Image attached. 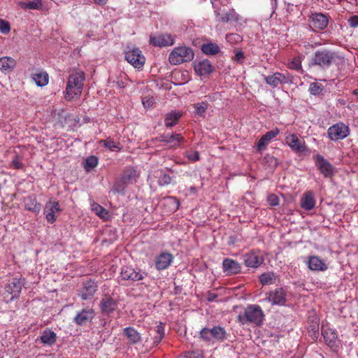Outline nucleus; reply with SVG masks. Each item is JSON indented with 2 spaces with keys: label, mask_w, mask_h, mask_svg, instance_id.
Wrapping results in <instances>:
<instances>
[{
  "label": "nucleus",
  "mask_w": 358,
  "mask_h": 358,
  "mask_svg": "<svg viewBox=\"0 0 358 358\" xmlns=\"http://www.w3.org/2000/svg\"><path fill=\"white\" fill-rule=\"evenodd\" d=\"M94 3L100 6H104L107 3L108 0H93Z\"/></svg>",
  "instance_id": "58"
},
{
  "label": "nucleus",
  "mask_w": 358,
  "mask_h": 358,
  "mask_svg": "<svg viewBox=\"0 0 358 358\" xmlns=\"http://www.w3.org/2000/svg\"><path fill=\"white\" fill-rule=\"evenodd\" d=\"M129 184L122 178H117L114 182L110 191L113 193L124 194L126 187Z\"/></svg>",
  "instance_id": "36"
},
{
  "label": "nucleus",
  "mask_w": 358,
  "mask_h": 358,
  "mask_svg": "<svg viewBox=\"0 0 358 358\" xmlns=\"http://www.w3.org/2000/svg\"><path fill=\"white\" fill-rule=\"evenodd\" d=\"M160 185H167L171 182V177L165 172H161L159 181Z\"/></svg>",
  "instance_id": "49"
},
{
  "label": "nucleus",
  "mask_w": 358,
  "mask_h": 358,
  "mask_svg": "<svg viewBox=\"0 0 358 358\" xmlns=\"http://www.w3.org/2000/svg\"><path fill=\"white\" fill-rule=\"evenodd\" d=\"M323 90V86L318 83H312L310 86L308 91L313 95H318Z\"/></svg>",
  "instance_id": "47"
},
{
  "label": "nucleus",
  "mask_w": 358,
  "mask_h": 358,
  "mask_svg": "<svg viewBox=\"0 0 358 358\" xmlns=\"http://www.w3.org/2000/svg\"><path fill=\"white\" fill-rule=\"evenodd\" d=\"M100 307L103 313L110 315L117 308V303L111 297L105 296L101 301Z\"/></svg>",
  "instance_id": "25"
},
{
  "label": "nucleus",
  "mask_w": 358,
  "mask_h": 358,
  "mask_svg": "<svg viewBox=\"0 0 358 358\" xmlns=\"http://www.w3.org/2000/svg\"><path fill=\"white\" fill-rule=\"evenodd\" d=\"M117 84L118 87H120V88H124V83L122 81H118L117 83Z\"/></svg>",
  "instance_id": "59"
},
{
  "label": "nucleus",
  "mask_w": 358,
  "mask_h": 358,
  "mask_svg": "<svg viewBox=\"0 0 358 358\" xmlns=\"http://www.w3.org/2000/svg\"><path fill=\"white\" fill-rule=\"evenodd\" d=\"M150 43L155 47H166L175 43V38L169 34H162L150 36Z\"/></svg>",
  "instance_id": "15"
},
{
  "label": "nucleus",
  "mask_w": 358,
  "mask_h": 358,
  "mask_svg": "<svg viewBox=\"0 0 358 358\" xmlns=\"http://www.w3.org/2000/svg\"><path fill=\"white\" fill-rule=\"evenodd\" d=\"M184 138L180 134H166L163 136V141L167 143H173V145L183 141Z\"/></svg>",
  "instance_id": "41"
},
{
  "label": "nucleus",
  "mask_w": 358,
  "mask_h": 358,
  "mask_svg": "<svg viewBox=\"0 0 358 358\" xmlns=\"http://www.w3.org/2000/svg\"><path fill=\"white\" fill-rule=\"evenodd\" d=\"M277 276L271 272H266L259 276V282L262 285H274L276 282Z\"/></svg>",
  "instance_id": "37"
},
{
  "label": "nucleus",
  "mask_w": 358,
  "mask_h": 358,
  "mask_svg": "<svg viewBox=\"0 0 358 358\" xmlns=\"http://www.w3.org/2000/svg\"><path fill=\"white\" fill-rule=\"evenodd\" d=\"M322 335L326 344L334 350L338 347V336L336 332L331 329H322Z\"/></svg>",
  "instance_id": "23"
},
{
  "label": "nucleus",
  "mask_w": 358,
  "mask_h": 358,
  "mask_svg": "<svg viewBox=\"0 0 358 358\" xmlns=\"http://www.w3.org/2000/svg\"><path fill=\"white\" fill-rule=\"evenodd\" d=\"M155 336L153 338V343L157 345L161 342L164 336V326L162 322L159 324L153 330Z\"/></svg>",
  "instance_id": "40"
},
{
  "label": "nucleus",
  "mask_w": 358,
  "mask_h": 358,
  "mask_svg": "<svg viewBox=\"0 0 358 358\" xmlns=\"http://www.w3.org/2000/svg\"><path fill=\"white\" fill-rule=\"evenodd\" d=\"M245 58L244 54L242 51H237L235 54L234 60L238 63H242Z\"/></svg>",
  "instance_id": "55"
},
{
  "label": "nucleus",
  "mask_w": 358,
  "mask_h": 358,
  "mask_svg": "<svg viewBox=\"0 0 358 358\" xmlns=\"http://www.w3.org/2000/svg\"><path fill=\"white\" fill-rule=\"evenodd\" d=\"M339 59L337 54L328 49H320L316 50L309 64V66H318L321 69L326 70L333 65Z\"/></svg>",
  "instance_id": "3"
},
{
  "label": "nucleus",
  "mask_w": 358,
  "mask_h": 358,
  "mask_svg": "<svg viewBox=\"0 0 358 358\" xmlns=\"http://www.w3.org/2000/svg\"><path fill=\"white\" fill-rule=\"evenodd\" d=\"M245 265L249 268H257L264 262V258L259 250H252L243 256Z\"/></svg>",
  "instance_id": "9"
},
{
  "label": "nucleus",
  "mask_w": 358,
  "mask_h": 358,
  "mask_svg": "<svg viewBox=\"0 0 358 358\" xmlns=\"http://www.w3.org/2000/svg\"><path fill=\"white\" fill-rule=\"evenodd\" d=\"M31 78L39 87H43L48 85L49 76L45 71H38L31 74Z\"/></svg>",
  "instance_id": "32"
},
{
  "label": "nucleus",
  "mask_w": 358,
  "mask_h": 358,
  "mask_svg": "<svg viewBox=\"0 0 358 358\" xmlns=\"http://www.w3.org/2000/svg\"><path fill=\"white\" fill-rule=\"evenodd\" d=\"M15 65V60L10 57H3L0 58V70L1 71H10Z\"/></svg>",
  "instance_id": "35"
},
{
  "label": "nucleus",
  "mask_w": 358,
  "mask_h": 358,
  "mask_svg": "<svg viewBox=\"0 0 358 358\" xmlns=\"http://www.w3.org/2000/svg\"><path fill=\"white\" fill-rule=\"evenodd\" d=\"M309 22L310 27L315 31L324 29L328 25L329 20L325 15L318 13L312 14Z\"/></svg>",
  "instance_id": "14"
},
{
  "label": "nucleus",
  "mask_w": 358,
  "mask_h": 358,
  "mask_svg": "<svg viewBox=\"0 0 358 358\" xmlns=\"http://www.w3.org/2000/svg\"><path fill=\"white\" fill-rule=\"evenodd\" d=\"M200 338L208 343L224 342L227 338V333L225 329L220 326H215L213 328H203L199 332Z\"/></svg>",
  "instance_id": "4"
},
{
  "label": "nucleus",
  "mask_w": 358,
  "mask_h": 358,
  "mask_svg": "<svg viewBox=\"0 0 358 358\" xmlns=\"http://www.w3.org/2000/svg\"><path fill=\"white\" fill-rule=\"evenodd\" d=\"M305 262L308 268L312 271L324 272L329 268L325 261L317 255L307 257Z\"/></svg>",
  "instance_id": "13"
},
{
  "label": "nucleus",
  "mask_w": 358,
  "mask_h": 358,
  "mask_svg": "<svg viewBox=\"0 0 358 358\" xmlns=\"http://www.w3.org/2000/svg\"><path fill=\"white\" fill-rule=\"evenodd\" d=\"M315 165L325 178H331L336 173V169L324 158H316Z\"/></svg>",
  "instance_id": "18"
},
{
  "label": "nucleus",
  "mask_w": 358,
  "mask_h": 358,
  "mask_svg": "<svg viewBox=\"0 0 358 358\" xmlns=\"http://www.w3.org/2000/svg\"><path fill=\"white\" fill-rule=\"evenodd\" d=\"M18 4L22 8L24 9L38 10L42 6V3L40 0H35L29 2L20 1Z\"/></svg>",
  "instance_id": "42"
},
{
  "label": "nucleus",
  "mask_w": 358,
  "mask_h": 358,
  "mask_svg": "<svg viewBox=\"0 0 358 358\" xmlns=\"http://www.w3.org/2000/svg\"><path fill=\"white\" fill-rule=\"evenodd\" d=\"M100 144H102L110 151H118L122 148V145L119 142L115 141L110 138L106 140H101Z\"/></svg>",
  "instance_id": "39"
},
{
  "label": "nucleus",
  "mask_w": 358,
  "mask_h": 358,
  "mask_svg": "<svg viewBox=\"0 0 358 358\" xmlns=\"http://www.w3.org/2000/svg\"><path fill=\"white\" fill-rule=\"evenodd\" d=\"M211 3H212L213 8H217V4L215 3V0H211Z\"/></svg>",
  "instance_id": "60"
},
{
  "label": "nucleus",
  "mask_w": 358,
  "mask_h": 358,
  "mask_svg": "<svg viewBox=\"0 0 358 358\" xmlns=\"http://www.w3.org/2000/svg\"><path fill=\"white\" fill-rule=\"evenodd\" d=\"M56 338L57 336L54 331L50 329H45L41 334L40 340L44 345H52L55 343Z\"/></svg>",
  "instance_id": "33"
},
{
  "label": "nucleus",
  "mask_w": 358,
  "mask_h": 358,
  "mask_svg": "<svg viewBox=\"0 0 358 358\" xmlns=\"http://www.w3.org/2000/svg\"><path fill=\"white\" fill-rule=\"evenodd\" d=\"M265 315L262 308L257 304L248 305L243 313L237 316V321L242 325L252 324L260 327L263 324Z\"/></svg>",
  "instance_id": "1"
},
{
  "label": "nucleus",
  "mask_w": 358,
  "mask_h": 358,
  "mask_svg": "<svg viewBox=\"0 0 358 358\" xmlns=\"http://www.w3.org/2000/svg\"><path fill=\"white\" fill-rule=\"evenodd\" d=\"M289 68L296 71L301 70L302 68L301 57H294L289 64Z\"/></svg>",
  "instance_id": "50"
},
{
  "label": "nucleus",
  "mask_w": 358,
  "mask_h": 358,
  "mask_svg": "<svg viewBox=\"0 0 358 358\" xmlns=\"http://www.w3.org/2000/svg\"><path fill=\"white\" fill-rule=\"evenodd\" d=\"M201 50L206 55H215L220 51V48L217 44L209 43L202 45Z\"/></svg>",
  "instance_id": "38"
},
{
  "label": "nucleus",
  "mask_w": 358,
  "mask_h": 358,
  "mask_svg": "<svg viewBox=\"0 0 358 358\" xmlns=\"http://www.w3.org/2000/svg\"><path fill=\"white\" fill-rule=\"evenodd\" d=\"M125 59L136 69L142 68L145 62V57L138 48H133L126 51Z\"/></svg>",
  "instance_id": "8"
},
{
  "label": "nucleus",
  "mask_w": 358,
  "mask_h": 358,
  "mask_svg": "<svg viewBox=\"0 0 358 358\" xmlns=\"http://www.w3.org/2000/svg\"><path fill=\"white\" fill-rule=\"evenodd\" d=\"M315 328H317L318 329V324H316V326L313 325V329H315Z\"/></svg>",
  "instance_id": "63"
},
{
  "label": "nucleus",
  "mask_w": 358,
  "mask_h": 358,
  "mask_svg": "<svg viewBox=\"0 0 358 358\" xmlns=\"http://www.w3.org/2000/svg\"><path fill=\"white\" fill-rule=\"evenodd\" d=\"M279 134L280 130L277 127L267 131L257 141L256 144V149L260 152L264 150L271 140L275 138Z\"/></svg>",
  "instance_id": "17"
},
{
  "label": "nucleus",
  "mask_w": 358,
  "mask_h": 358,
  "mask_svg": "<svg viewBox=\"0 0 358 358\" xmlns=\"http://www.w3.org/2000/svg\"><path fill=\"white\" fill-rule=\"evenodd\" d=\"M124 334L129 340L130 344H136L141 341L140 334L133 327L124 328Z\"/></svg>",
  "instance_id": "34"
},
{
  "label": "nucleus",
  "mask_w": 358,
  "mask_h": 358,
  "mask_svg": "<svg viewBox=\"0 0 358 358\" xmlns=\"http://www.w3.org/2000/svg\"><path fill=\"white\" fill-rule=\"evenodd\" d=\"M98 164V158H86L84 167L86 171H90Z\"/></svg>",
  "instance_id": "48"
},
{
  "label": "nucleus",
  "mask_w": 358,
  "mask_h": 358,
  "mask_svg": "<svg viewBox=\"0 0 358 358\" xmlns=\"http://www.w3.org/2000/svg\"><path fill=\"white\" fill-rule=\"evenodd\" d=\"M85 78V73L82 71L69 75L66 87V99L71 100L80 96Z\"/></svg>",
  "instance_id": "2"
},
{
  "label": "nucleus",
  "mask_w": 358,
  "mask_h": 358,
  "mask_svg": "<svg viewBox=\"0 0 358 358\" xmlns=\"http://www.w3.org/2000/svg\"><path fill=\"white\" fill-rule=\"evenodd\" d=\"M95 313L92 308H85L78 312L73 318V322L80 326L90 322L94 317Z\"/></svg>",
  "instance_id": "16"
},
{
  "label": "nucleus",
  "mask_w": 358,
  "mask_h": 358,
  "mask_svg": "<svg viewBox=\"0 0 358 358\" xmlns=\"http://www.w3.org/2000/svg\"><path fill=\"white\" fill-rule=\"evenodd\" d=\"M348 24L351 27H358V15H353L350 17L348 20Z\"/></svg>",
  "instance_id": "54"
},
{
  "label": "nucleus",
  "mask_w": 358,
  "mask_h": 358,
  "mask_svg": "<svg viewBox=\"0 0 358 358\" xmlns=\"http://www.w3.org/2000/svg\"><path fill=\"white\" fill-rule=\"evenodd\" d=\"M10 30V26L8 21L0 20V31L3 34H8Z\"/></svg>",
  "instance_id": "51"
},
{
  "label": "nucleus",
  "mask_w": 358,
  "mask_h": 358,
  "mask_svg": "<svg viewBox=\"0 0 358 358\" xmlns=\"http://www.w3.org/2000/svg\"><path fill=\"white\" fill-rule=\"evenodd\" d=\"M353 94H354L355 95H356V96H357V99H358V90H354Z\"/></svg>",
  "instance_id": "61"
},
{
  "label": "nucleus",
  "mask_w": 358,
  "mask_h": 358,
  "mask_svg": "<svg viewBox=\"0 0 358 358\" xmlns=\"http://www.w3.org/2000/svg\"><path fill=\"white\" fill-rule=\"evenodd\" d=\"M25 208L29 211L38 213L41 210V204L37 201L35 195H30L24 199Z\"/></svg>",
  "instance_id": "30"
},
{
  "label": "nucleus",
  "mask_w": 358,
  "mask_h": 358,
  "mask_svg": "<svg viewBox=\"0 0 358 358\" xmlns=\"http://www.w3.org/2000/svg\"><path fill=\"white\" fill-rule=\"evenodd\" d=\"M239 19L240 18L238 14L234 9H231L221 17L220 21L222 22H236L239 20Z\"/></svg>",
  "instance_id": "43"
},
{
  "label": "nucleus",
  "mask_w": 358,
  "mask_h": 358,
  "mask_svg": "<svg viewBox=\"0 0 358 358\" xmlns=\"http://www.w3.org/2000/svg\"><path fill=\"white\" fill-rule=\"evenodd\" d=\"M61 211L57 201H49L45 204L44 213L48 222L53 223L56 221V213Z\"/></svg>",
  "instance_id": "22"
},
{
  "label": "nucleus",
  "mask_w": 358,
  "mask_h": 358,
  "mask_svg": "<svg viewBox=\"0 0 358 358\" xmlns=\"http://www.w3.org/2000/svg\"><path fill=\"white\" fill-rule=\"evenodd\" d=\"M267 201L271 206H276L279 204V198L275 194H270L267 196Z\"/></svg>",
  "instance_id": "52"
},
{
  "label": "nucleus",
  "mask_w": 358,
  "mask_h": 358,
  "mask_svg": "<svg viewBox=\"0 0 358 358\" xmlns=\"http://www.w3.org/2000/svg\"><path fill=\"white\" fill-rule=\"evenodd\" d=\"M194 157H199V154H198V152H196V153H195Z\"/></svg>",
  "instance_id": "64"
},
{
  "label": "nucleus",
  "mask_w": 358,
  "mask_h": 358,
  "mask_svg": "<svg viewBox=\"0 0 358 358\" xmlns=\"http://www.w3.org/2000/svg\"><path fill=\"white\" fill-rule=\"evenodd\" d=\"M218 93H213L212 94L208 95L206 97H208L210 101H215L218 98Z\"/></svg>",
  "instance_id": "57"
},
{
  "label": "nucleus",
  "mask_w": 358,
  "mask_h": 358,
  "mask_svg": "<svg viewBox=\"0 0 358 358\" xmlns=\"http://www.w3.org/2000/svg\"><path fill=\"white\" fill-rule=\"evenodd\" d=\"M222 267L228 275L238 274L241 271V265L234 259L226 258L223 260Z\"/></svg>",
  "instance_id": "24"
},
{
  "label": "nucleus",
  "mask_w": 358,
  "mask_h": 358,
  "mask_svg": "<svg viewBox=\"0 0 358 358\" xmlns=\"http://www.w3.org/2000/svg\"><path fill=\"white\" fill-rule=\"evenodd\" d=\"M191 159H192V162H196L197 161L199 158L198 157H196V158H190Z\"/></svg>",
  "instance_id": "62"
},
{
  "label": "nucleus",
  "mask_w": 358,
  "mask_h": 358,
  "mask_svg": "<svg viewBox=\"0 0 358 358\" xmlns=\"http://www.w3.org/2000/svg\"><path fill=\"white\" fill-rule=\"evenodd\" d=\"M264 80L267 85L273 88L277 87L279 85L287 84L289 82L288 76L280 72H275L272 75L265 76Z\"/></svg>",
  "instance_id": "19"
},
{
  "label": "nucleus",
  "mask_w": 358,
  "mask_h": 358,
  "mask_svg": "<svg viewBox=\"0 0 358 358\" xmlns=\"http://www.w3.org/2000/svg\"><path fill=\"white\" fill-rule=\"evenodd\" d=\"M146 275L145 272L132 266L122 267L120 273V276L124 280L138 281L143 280Z\"/></svg>",
  "instance_id": "11"
},
{
  "label": "nucleus",
  "mask_w": 358,
  "mask_h": 358,
  "mask_svg": "<svg viewBox=\"0 0 358 358\" xmlns=\"http://www.w3.org/2000/svg\"><path fill=\"white\" fill-rule=\"evenodd\" d=\"M10 167H13L15 169H22L23 164L22 163L20 158H15L10 164Z\"/></svg>",
  "instance_id": "53"
},
{
  "label": "nucleus",
  "mask_w": 358,
  "mask_h": 358,
  "mask_svg": "<svg viewBox=\"0 0 358 358\" xmlns=\"http://www.w3.org/2000/svg\"><path fill=\"white\" fill-rule=\"evenodd\" d=\"M193 50L185 45L173 48L169 56V61L173 65H178L192 61L194 59Z\"/></svg>",
  "instance_id": "5"
},
{
  "label": "nucleus",
  "mask_w": 358,
  "mask_h": 358,
  "mask_svg": "<svg viewBox=\"0 0 358 358\" xmlns=\"http://www.w3.org/2000/svg\"><path fill=\"white\" fill-rule=\"evenodd\" d=\"M315 206L314 194L311 191L306 192L301 199V207L306 210H310Z\"/></svg>",
  "instance_id": "28"
},
{
  "label": "nucleus",
  "mask_w": 358,
  "mask_h": 358,
  "mask_svg": "<svg viewBox=\"0 0 358 358\" xmlns=\"http://www.w3.org/2000/svg\"><path fill=\"white\" fill-rule=\"evenodd\" d=\"M226 40L231 45H235L241 43L243 41V37L237 33H231L226 35Z\"/></svg>",
  "instance_id": "46"
},
{
  "label": "nucleus",
  "mask_w": 358,
  "mask_h": 358,
  "mask_svg": "<svg viewBox=\"0 0 358 358\" xmlns=\"http://www.w3.org/2000/svg\"><path fill=\"white\" fill-rule=\"evenodd\" d=\"M98 285L92 280L86 281L83 284L82 289L80 291L79 296L83 300L92 299L97 290Z\"/></svg>",
  "instance_id": "21"
},
{
  "label": "nucleus",
  "mask_w": 358,
  "mask_h": 358,
  "mask_svg": "<svg viewBox=\"0 0 358 358\" xmlns=\"http://www.w3.org/2000/svg\"><path fill=\"white\" fill-rule=\"evenodd\" d=\"M195 72L201 76H208L213 71L212 63L208 59H204L194 65Z\"/></svg>",
  "instance_id": "26"
},
{
  "label": "nucleus",
  "mask_w": 358,
  "mask_h": 358,
  "mask_svg": "<svg viewBox=\"0 0 358 358\" xmlns=\"http://www.w3.org/2000/svg\"><path fill=\"white\" fill-rule=\"evenodd\" d=\"M209 106V103L208 101H202L200 103H197L194 104V114L196 116L202 117L203 116L205 112L208 109Z\"/></svg>",
  "instance_id": "44"
},
{
  "label": "nucleus",
  "mask_w": 358,
  "mask_h": 358,
  "mask_svg": "<svg viewBox=\"0 0 358 358\" xmlns=\"http://www.w3.org/2000/svg\"><path fill=\"white\" fill-rule=\"evenodd\" d=\"M182 116V113L180 110H171L167 113L164 117V124L166 127H172L178 124L179 120Z\"/></svg>",
  "instance_id": "27"
},
{
  "label": "nucleus",
  "mask_w": 358,
  "mask_h": 358,
  "mask_svg": "<svg viewBox=\"0 0 358 358\" xmlns=\"http://www.w3.org/2000/svg\"><path fill=\"white\" fill-rule=\"evenodd\" d=\"M90 208L91 210L97 216H99L101 219L106 221L109 220L110 215L109 212L102 207L99 203H96L95 201H92L90 203Z\"/></svg>",
  "instance_id": "31"
},
{
  "label": "nucleus",
  "mask_w": 358,
  "mask_h": 358,
  "mask_svg": "<svg viewBox=\"0 0 358 358\" xmlns=\"http://www.w3.org/2000/svg\"><path fill=\"white\" fill-rule=\"evenodd\" d=\"M265 301L271 303L273 306H285L287 301V292L284 288H276L268 292L265 294Z\"/></svg>",
  "instance_id": "7"
},
{
  "label": "nucleus",
  "mask_w": 358,
  "mask_h": 358,
  "mask_svg": "<svg viewBox=\"0 0 358 358\" xmlns=\"http://www.w3.org/2000/svg\"><path fill=\"white\" fill-rule=\"evenodd\" d=\"M139 172L134 167L126 168L122 174V178L129 184H134L137 181L139 178Z\"/></svg>",
  "instance_id": "29"
},
{
  "label": "nucleus",
  "mask_w": 358,
  "mask_h": 358,
  "mask_svg": "<svg viewBox=\"0 0 358 358\" xmlns=\"http://www.w3.org/2000/svg\"><path fill=\"white\" fill-rule=\"evenodd\" d=\"M142 103L145 108H150L152 106L153 101L152 99H147L146 97H145L143 99Z\"/></svg>",
  "instance_id": "56"
},
{
  "label": "nucleus",
  "mask_w": 358,
  "mask_h": 358,
  "mask_svg": "<svg viewBox=\"0 0 358 358\" xmlns=\"http://www.w3.org/2000/svg\"><path fill=\"white\" fill-rule=\"evenodd\" d=\"M24 283V279L14 278L5 286V292L11 295L10 301L19 298Z\"/></svg>",
  "instance_id": "10"
},
{
  "label": "nucleus",
  "mask_w": 358,
  "mask_h": 358,
  "mask_svg": "<svg viewBox=\"0 0 358 358\" xmlns=\"http://www.w3.org/2000/svg\"><path fill=\"white\" fill-rule=\"evenodd\" d=\"M286 143L297 154H302L306 150V146L303 140H301L294 134L285 133Z\"/></svg>",
  "instance_id": "12"
},
{
  "label": "nucleus",
  "mask_w": 358,
  "mask_h": 358,
  "mask_svg": "<svg viewBox=\"0 0 358 358\" xmlns=\"http://www.w3.org/2000/svg\"><path fill=\"white\" fill-rule=\"evenodd\" d=\"M350 128L343 122L331 126L327 131L328 137L332 141L343 140L350 135Z\"/></svg>",
  "instance_id": "6"
},
{
  "label": "nucleus",
  "mask_w": 358,
  "mask_h": 358,
  "mask_svg": "<svg viewBox=\"0 0 358 358\" xmlns=\"http://www.w3.org/2000/svg\"><path fill=\"white\" fill-rule=\"evenodd\" d=\"M173 259L174 257L172 254L163 252L155 258V268L158 271L166 269L171 264Z\"/></svg>",
  "instance_id": "20"
},
{
  "label": "nucleus",
  "mask_w": 358,
  "mask_h": 358,
  "mask_svg": "<svg viewBox=\"0 0 358 358\" xmlns=\"http://www.w3.org/2000/svg\"><path fill=\"white\" fill-rule=\"evenodd\" d=\"M163 204L165 206H169L170 207V212H174L176 210H178L179 207V202L178 201L172 196H168L163 199L162 201Z\"/></svg>",
  "instance_id": "45"
}]
</instances>
